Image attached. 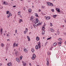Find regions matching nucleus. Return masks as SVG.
Wrapping results in <instances>:
<instances>
[{
  "mask_svg": "<svg viewBox=\"0 0 66 66\" xmlns=\"http://www.w3.org/2000/svg\"><path fill=\"white\" fill-rule=\"evenodd\" d=\"M22 63H23V65L24 66H26V62H24L22 61Z\"/></svg>",
  "mask_w": 66,
  "mask_h": 66,
  "instance_id": "39448f33",
  "label": "nucleus"
},
{
  "mask_svg": "<svg viewBox=\"0 0 66 66\" xmlns=\"http://www.w3.org/2000/svg\"><path fill=\"white\" fill-rule=\"evenodd\" d=\"M33 17H32V16H31L30 17V20L31 21L33 20Z\"/></svg>",
  "mask_w": 66,
  "mask_h": 66,
  "instance_id": "a211bd4d",
  "label": "nucleus"
},
{
  "mask_svg": "<svg viewBox=\"0 0 66 66\" xmlns=\"http://www.w3.org/2000/svg\"><path fill=\"white\" fill-rule=\"evenodd\" d=\"M62 40V39H61V38H59L58 39V40Z\"/></svg>",
  "mask_w": 66,
  "mask_h": 66,
  "instance_id": "ea45409f",
  "label": "nucleus"
},
{
  "mask_svg": "<svg viewBox=\"0 0 66 66\" xmlns=\"http://www.w3.org/2000/svg\"><path fill=\"white\" fill-rule=\"evenodd\" d=\"M34 59H35V58L34 57H31V59L32 60H34Z\"/></svg>",
  "mask_w": 66,
  "mask_h": 66,
  "instance_id": "e433bc0d",
  "label": "nucleus"
},
{
  "mask_svg": "<svg viewBox=\"0 0 66 66\" xmlns=\"http://www.w3.org/2000/svg\"><path fill=\"white\" fill-rule=\"evenodd\" d=\"M48 55H50V53L48 52Z\"/></svg>",
  "mask_w": 66,
  "mask_h": 66,
  "instance_id": "a18cd8bd",
  "label": "nucleus"
},
{
  "mask_svg": "<svg viewBox=\"0 0 66 66\" xmlns=\"http://www.w3.org/2000/svg\"><path fill=\"white\" fill-rule=\"evenodd\" d=\"M6 50H7V47H6Z\"/></svg>",
  "mask_w": 66,
  "mask_h": 66,
  "instance_id": "6e6d98bb",
  "label": "nucleus"
},
{
  "mask_svg": "<svg viewBox=\"0 0 66 66\" xmlns=\"http://www.w3.org/2000/svg\"><path fill=\"white\" fill-rule=\"evenodd\" d=\"M46 60L47 61V62H49V60H48V58L46 59Z\"/></svg>",
  "mask_w": 66,
  "mask_h": 66,
  "instance_id": "58836bf2",
  "label": "nucleus"
},
{
  "mask_svg": "<svg viewBox=\"0 0 66 66\" xmlns=\"http://www.w3.org/2000/svg\"><path fill=\"white\" fill-rule=\"evenodd\" d=\"M57 16V15H54L53 16V17L54 18H55V17H56Z\"/></svg>",
  "mask_w": 66,
  "mask_h": 66,
  "instance_id": "6ab92c4d",
  "label": "nucleus"
},
{
  "mask_svg": "<svg viewBox=\"0 0 66 66\" xmlns=\"http://www.w3.org/2000/svg\"><path fill=\"white\" fill-rule=\"evenodd\" d=\"M4 36L5 35V33H4Z\"/></svg>",
  "mask_w": 66,
  "mask_h": 66,
  "instance_id": "680f3d73",
  "label": "nucleus"
},
{
  "mask_svg": "<svg viewBox=\"0 0 66 66\" xmlns=\"http://www.w3.org/2000/svg\"><path fill=\"white\" fill-rule=\"evenodd\" d=\"M3 30V29L2 28L1 29L0 32H1V34H2V33Z\"/></svg>",
  "mask_w": 66,
  "mask_h": 66,
  "instance_id": "4be33fe9",
  "label": "nucleus"
},
{
  "mask_svg": "<svg viewBox=\"0 0 66 66\" xmlns=\"http://www.w3.org/2000/svg\"><path fill=\"white\" fill-rule=\"evenodd\" d=\"M31 51L32 52H34V49L32 48L31 49Z\"/></svg>",
  "mask_w": 66,
  "mask_h": 66,
  "instance_id": "c85d7f7f",
  "label": "nucleus"
},
{
  "mask_svg": "<svg viewBox=\"0 0 66 66\" xmlns=\"http://www.w3.org/2000/svg\"><path fill=\"white\" fill-rule=\"evenodd\" d=\"M16 45V43H14L13 45V48H14V47H15V45Z\"/></svg>",
  "mask_w": 66,
  "mask_h": 66,
  "instance_id": "ddd939ff",
  "label": "nucleus"
},
{
  "mask_svg": "<svg viewBox=\"0 0 66 66\" xmlns=\"http://www.w3.org/2000/svg\"><path fill=\"white\" fill-rule=\"evenodd\" d=\"M57 34L58 35H59L60 34V32H59V31H57Z\"/></svg>",
  "mask_w": 66,
  "mask_h": 66,
  "instance_id": "c756f323",
  "label": "nucleus"
},
{
  "mask_svg": "<svg viewBox=\"0 0 66 66\" xmlns=\"http://www.w3.org/2000/svg\"><path fill=\"white\" fill-rule=\"evenodd\" d=\"M9 13H10V11H7L6 13V14H9Z\"/></svg>",
  "mask_w": 66,
  "mask_h": 66,
  "instance_id": "473e14b6",
  "label": "nucleus"
},
{
  "mask_svg": "<svg viewBox=\"0 0 66 66\" xmlns=\"http://www.w3.org/2000/svg\"><path fill=\"white\" fill-rule=\"evenodd\" d=\"M38 46H37V45L36 46V47H35V48L36 49H38Z\"/></svg>",
  "mask_w": 66,
  "mask_h": 66,
  "instance_id": "bb28decb",
  "label": "nucleus"
},
{
  "mask_svg": "<svg viewBox=\"0 0 66 66\" xmlns=\"http://www.w3.org/2000/svg\"><path fill=\"white\" fill-rule=\"evenodd\" d=\"M50 50H52V48H50Z\"/></svg>",
  "mask_w": 66,
  "mask_h": 66,
  "instance_id": "bf43d9fd",
  "label": "nucleus"
},
{
  "mask_svg": "<svg viewBox=\"0 0 66 66\" xmlns=\"http://www.w3.org/2000/svg\"><path fill=\"white\" fill-rule=\"evenodd\" d=\"M1 45L2 46V47H4V44L3 43H2L1 44Z\"/></svg>",
  "mask_w": 66,
  "mask_h": 66,
  "instance_id": "2f4dec72",
  "label": "nucleus"
},
{
  "mask_svg": "<svg viewBox=\"0 0 66 66\" xmlns=\"http://www.w3.org/2000/svg\"><path fill=\"white\" fill-rule=\"evenodd\" d=\"M38 25V23H35V25L36 26H37Z\"/></svg>",
  "mask_w": 66,
  "mask_h": 66,
  "instance_id": "72a5a7b5",
  "label": "nucleus"
},
{
  "mask_svg": "<svg viewBox=\"0 0 66 66\" xmlns=\"http://www.w3.org/2000/svg\"><path fill=\"white\" fill-rule=\"evenodd\" d=\"M36 21H38V19H36Z\"/></svg>",
  "mask_w": 66,
  "mask_h": 66,
  "instance_id": "79ce46f5",
  "label": "nucleus"
},
{
  "mask_svg": "<svg viewBox=\"0 0 66 66\" xmlns=\"http://www.w3.org/2000/svg\"><path fill=\"white\" fill-rule=\"evenodd\" d=\"M51 38V37L48 38L47 39V40H49V39H50Z\"/></svg>",
  "mask_w": 66,
  "mask_h": 66,
  "instance_id": "4c0bfd02",
  "label": "nucleus"
},
{
  "mask_svg": "<svg viewBox=\"0 0 66 66\" xmlns=\"http://www.w3.org/2000/svg\"><path fill=\"white\" fill-rule=\"evenodd\" d=\"M51 11H52V12H54V10L53 9H52Z\"/></svg>",
  "mask_w": 66,
  "mask_h": 66,
  "instance_id": "cd10ccee",
  "label": "nucleus"
},
{
  "mask_svg": "<svg viewBox=\"0 0 66 66\" xmlns=\"http://www.w3.org/2000/svg\"><path fill=\"white\" fill-rule=\"evenodd\" d=\"M41 8L42 9H43V8H45V6H42L41 7Z\"/></svg>",
  "mask_w": 66,
  "mask_h": 66,
  "instance_id": "37998d69",
  "label": "nucleus"
},
{
  "mask_svg": "<svg viewBox=\"0 0 66 66\" xmlns=\"http://www.w3.org/2000/svg\"><path fill=\"white\" fill-rule=\"evenodd\" d=\"M23 50H24V52H26V51H27V50H26V48H24Z\"/></svg>",
  "mask_w": 66,
  "mask_h": 66,
  "instance_id": "a878e982",
  "label": "nucleus"
},
{
  "mask_svg": "<svg viewBox=\"0 0 66 66\" xmlns=\"http://www.w3.org/2000/svg\"><path fill=\"white\" fill-rule=\"evenodd\" d=\"M2 64H0V66H2Z\"/></svg>",
  "mask_w": 66,
  "mask_h": 66,
  "instance_id": "13d9d810",
  "label": "nucleus"
},
{
  "mask_svg": "<svg viewBox=\"0 0 66 66\" xmlns=\"http://www.w3.org/2000/svg\"><path fill=\"white\" fill-rule=\"evenodd\" d=\"M36 40L37 41L39 40V38L38 37H37L36 38Z\"/></svg>",
  "mask_w": 66,
  "mask_h": 66,
  "instance_id": "412c9836",
  "label": "nucleus"
},
{
  "mask_svg": "<svg viewBox=\"0 0 66 66\" xmlns=\"http://www.w3.org/2000/svg\"><path fill=\"white\" fill-rule=\"evenodd\" d=\"M17 30H15V33H17Z\"/></svg>",
  "mask_w": 66,
  "mask_h": 66,
  "instance_id": "09e8293b",
  "label": "nucleus"
},
{
  "mask_svg": "<svg viewBox=\"0 0 66 66\" xmlns=\"http://www.w3.org/2000/svg\"><path fill=\"white\" fill-rule=\"evenodd\" d=\"M32 57H34V58H35V57H36L35 55L34 54H33Z\"/></svg>",
  "mask_w": 66,
  "mask_h": 66,
  "instance_id": "393cba45",
  "label": "nucleus"
},
{
  "mask_svg": "<svg viewBox=\"0 0 66 66\" xmlns=\"http://www.w3.org/2000/svg\"><path fill=\"white\" fill-rule=\"evenodd\" d=\"M45 31L44 30H43L42 32V34H43V35H44V34H45Z\"/></svg>",
  "mask_w": 66,
  "mask_h": 66,
  "instance_id": "f3484780",
  "label": "nucleus"
},
{
  "mask_svg": "<svg viewBox=\"0 0 66 66\" xmlns=\"http://www.w3.org/2000/svg\"><path fill=\"white\" fill-rule=\"evenodd\" d=\"M65 44H66V41L65 42Z\"/></svg>",
  "mask_w": 66,
  "mask_h": 66,
  "instance_id": "69168bd1",
  "label": "nucleus"
},
{
  "mask_svg": "<svg viewBox=\"0 0 66 66\" xmlns=\"http://www.w3.org/2000/svg\"><path fill=\"white\" fill-rule=\"evenodd\" d=\"M50 30L51 32H54V30H53V29H50Z\"/></svg>",
  "mask_w": 66,
  "mask_h": 66,
  "instance_id": "0eeeda50",
  "label": "nucleus"
},
{
  "mask_svg": "<svg viewBox=\"0 0 66 66\" xmlns=\"http://www.w3.org/2000/svg\"><path fill=\"white\" fill-rule=\"evenodd\" d=\"M28 11L29 13H31V9H29L28 10Z\"/></svg>",
  "mask_w": 66,
  "mask_h": 66,
  "instance_id": "2eb2a0df",
  "label": "nucleus"
},
{
  "mask_svg": "<svg viewBox=\"0 0 66 66\" xmlns=\"http://www.w3.org/2000/svg\"><path fill=\"white\" fill-rule=\"evenodd\" d=\"M50 25L51 26H52V24L51 23H50Z\"/></svg>",
  "mask_w": 66,
  "mask_h": 66,
  "instance_id": "c03bdc74",
  "label": "nucleus"
},
{
  "mask_svg": "<svg viewBox=\"0 0 66 66\" xmlns=\"http://www.w3.org/2000/svg\"><path fill=\"white\" fill-rule=\"evenodd\" d=\"M56 11H57L58 12H60V9H58L57 8H56Z\"/></svg>",
  "mask_w": 66,
  "mask_h": 66,
  "instance_id": "f8f14e48",
  "label": "nucleus"
},
{
  "mask_svg": "<svg viewBox=\"0 0 66 66\" xmlns=\"http://www.w3.org/2000/svg\"><path fill=\"white\" fill-rule=\"evenodd\" d=\"M61 41L60 42H59L58 43V45H59V46H61Z\"/></svg>",
  "mask_w": 66,
  "mask_h": 66,
  "instance_id": "9d476101",
  "label": "nucleus"
},
{
  "mask_svg": "<svg viewBox=\"0 0 66 66\" xmlns=\"http://www.w3.org/2000/svg\"><path fill=\"white\" fill-rule=\"evenodd\" d=\"M20 22H22V20L20 19L19 21Z\"/></svg>",
  "mask_w": 66,
  "mask_h": 66,
  "instance_id": "a19ab883",
  "label": "nucleus"
},
{
  "mask_svg": "<svg viewBox=\"0 0 66 66\" xmlns=\"http://www.w3.org/2000/svg\"><path fill=\"white\" fill-rule=\"evenodd\" d=\"M8 15L10 16H12V13H9Z\"/></svg>",
  "mask_w": 66,
  "mask_h": 66,
  "instance_id": "aec40b11",
  "label": "nucleus"
},
{
  "mask_svg": "<svg viewBox=\"0 0 66 66\" xmlns=\"http://www.w3.org/2000/svg\"><path fill=\"white\" fill-rule=\"evenodd\" d=\"M46 20H49V19H50V17L49 16L46 17Z\"/></svg>",
  "mask_w": 66,
  "mask_h": 66,
  "instance_id": "1a4fd4ad",
  "label": "nucleus"
},
{
  "mask_svg": "<svg viewBox=\"0 0 66 66\" xmlns=\"http://www.w3.org/2000/svg\"><path fill=\"white\" fill-rule=\"evenodd\" d=\"M42 30H44V29H45V27H44V26H43L42 27Z\"/></svg>",
  "mask_w": 66,
  "mask_h": 66,
  "instance_id": "f704fd0d",
  "label": "nucleus"
},
{
  "mask_svg": "<svg viewBox=\"0 0 66 66\" xmlns=\"http://www.w3.org/2000/svg\"><path fill=\"white\" fill-rule=\"evenodd\" d=\"M15 55H17L18 54V52L15 51Z\"/></svg>",
  "mask_w": 66,
  "mask_h": 66,
  "instance_id": "4468645a",
  "label": "nucleus"
},
{
  "mask_svg": "<svg viewBox=\"0 0 66 66\" xmlns=\"http://www.w3.org/2000/svg\"><path fill=\"white\" fill-rule=\"evenodd\" d=\"M41 14H43V12H41Z\"/></svg>",
  "mask_w": 66,
  "mask_h": 66,
  "instance_id": "e2e57ef3",
  "label": "nucleus"
},
{
  "mask_svg": "<svg viewBox=\"0 0 66 66\" xmlns=\"http://www.w3.org/2000/svg\"><path fill=\"white\" fill-rule=\"evenodd\" d=\"M38 46L39 48H40L41 45H40V43L39 42L38 43Z\"/></svg>",
  "mask_w": 66,
  "mask_h": 66,
  "instance_id": "7ed1b4c3",
  "label": "nucleus"
},
{
  "mask_svg": "<svg viewBox=\"0 0 66 66\" xmlns=\"http://www.w3.org/2000/svg\"><path fill=\"white\" fill-rule=\"evenodd\" d=\"M40 11H41V10H39V12H40Z\"/></svg>",
  "mask_w": 66,
  "mask_h": 66,
  "instance_id": "5fc2aeb1",
  "label": "nucleus"
},
{
  "mask_svg": "<svg viewBox=\"0 0 66 66\" xmlns=\"http://www.w3.org/2000/svg\"><path fill=\"white\" fill-rule=\"evenodd\" d=\"M46 65L48 66H49V62H47L46 63Z\"/></svg>",
  "mask_w": 66,
  "mask_h": 66,
  "instance_id": "7c9ffc66",
  "label": "nucleus"
},
{
  "mask_svg": "<svg viewBox=\"0 0 66 66\" xmlns=\"http://www.w3.org/2000/svg\"><path fill=\"white\" fill-rule=\"evenodd\" d=\"M3 4H5V5H8V4L7 3L6 4V3L5 2H4Z\"/></svg>",
  "mask_w": 66,
  "mask_h": 66,
  "instance_id": "5701e85b",
  "label": "nucleus"
},
{
  "mask_svg": "<svg viewBox=\"0 0 66 66\" xmlns=\"http://www.w3.org/2000/svg\"><path fill=\"white\" fill-rule=\"evenodd\" d=\"M20 59H21H21H22V56H20Z\"/></svg>",
  "mask_w": 66,
  "mask_h": 66,
  "instance_id": "c9c22d12",
  "label": "nucleus"
},
{
  "mask_svg": "<svg viewBox=\"0 0 66 66\" xmlns=\"http://www.w3.org/2000/svg\"><path fill=\"white\" fill-rule=\"evenodd\" d=\"M55 35H57V34L55 33Z\"/></svg>",
  "mask_w": 66,
  "mask_h": 66,
  "instance_id": "052dcab7",
  "label": "nucleus"
},
{
  "mask_svg": "<svg viewBox=\"0 0 66 66\" xmlns=\"http://www.w3.org/2000/svg\"><path fill=\"white\" fill-rule=\"evenodd\" d=\"M16 47H18V44H16Z\"/></svg>",
  "mask_w": 66,
  "mask_h": 66,
  "instance_id": "de8ad7c7",
  "label": "nucleus"
},
{
  "mask_svg": "<svg viewBox=\"0 0 66 66\" xmlns=\"http://www.w3.org/2000/svg\"><path fill=\"white\" fill-rule=\"evenodd\" d=\"M14 51H16V49L14 50Z\"/></svg>",
  "mask_w": 66,
  "mask_h": 66,
  "instance_id": "338daca9",
  "label": "nucleus"
},
{
  "mask_svg": "<svg viewBox=\"0 0 66 66\" xmlns=\"http://www.w3.org/2000/svg\"><path fill=\"white\" fill-rule=\"evenodd\" d=\"M35 14H36L35 16L36 17H38V14H37L36 13H35Z\"/></svg>",
  "mask_w": 66,
  "mask_h": 66,
  "instance_id": "dca6fc26",
  "label": "nucleus"
},
{
  "mask_svg": "<svg viewBox=\"0 0 66 66\" xmlns=\"http://www.w3.org/2000/svg\"><path fill=\"white\" fill-rule=\"evenodd\" d=\"M29 65H30V66H31V64L30 63L29 64Z\"/></svg>",
  "mask_w": 66,
  "mask_h": 66,
  "instance_id": "4d7b16f0",
  "label": "nucleus"
},
{
  "mask_svg": "<svg viewBox=\"0 0 66 66\" xmlns=\"http://www.w3.org/2000/svg\"><path fill=\"white\" fill-rule=\"evenodd\" d=\"M64 22H65V23H66V20H64Z\"/></svg>",
  "mask_w": 66,
  "mask_h": 66,
  "instance_id": "3c124183",
  "label": "nucleus"
},
{
  "mask_svg": "<svg viewBox=\"0 0 66 66\" xmlns=\"http://www.w3.org/2000/svg\"><path fill=\"white\" fill-rule=\"evenodd\" d=\"M7 18H9V17H10V16L9 15V14L7 16Z\"/></svg>",
  "mask_w": 66,
  "mask_h": 66,
  "instance_id": "49530a36",
  "label": "nucleus"
},
{
  "mask_svg": "<svg viewBox=\"0 0 66 66\" xmlns=\"http://www.w3.org/2000/svg\"><path fill=\"white\" fill-rule=\"evenodd\" d=\"M47 5H50V6H53V3H51L50 2H47Z\"/></svg>",
  "mask_w": 66,
  "mask_h": 66,
  "instance_id": "f257e3e1",
  "label": "nucleus"
},
{
  "mask_svg": "<svg viewBox=\"0 0 66 66\" xmlns=\"http://www.w3.org/2000/svg\"><path fill=\"white\" fill-rule=\"evenodd\" d=\"M16 60L17 62H20L19 61V59L18 58H16Z\"/></svg>",
  "mask_w": 66,
  "mask_h": 66,
  "instance_id": "6e6552de",
  "label": "nucleus"
},
{
  "mask_svg": "<svg viewBox=\"0 0 66 66\" xmlns=\"http://www.w3.org/2000/svg\"><path fill=\"white\" fill-rule=\"evenodd\" d=\"M33 26H34V28H35V26L33 24Z\"/></svg>",
  "mask_w": 66,
  "mask_h": 66,
  "instance_id": "603ef678",
  "label": "nucleus"
},
{
  "mask_svg": "<svg viewBox=\"0 0 66 66\" xmlns=\"http://www.w3.org/2000/svg\"><path fill=\"white\" fill-rule=\"evenodd\" d=\"M16 7V6H13V7Z\"/></svg>",
  "mask_w": 66,
  "mask_h": 66,
  "instance_id": "864d4df0",
  "label": "nucleus"
},
{
  "mask_svg": "<svg viewBox=\"0 0 66 66\" xmlns=\"http://www.w3.org/2000/svg\"><path fill=\"white\" fill-rule=\"evenodd\" d=\"M35 23H37L38 24H39V23H40V21H34Z\"/></svg>",
  "mask_w": 66,
  "mask_h": 66,
  "instance_id": "f03ea898",
  "label": "nucleus"
},
{
  "mask_svg": "<svg viewBox=\"0 0 66 66\" xmlns=\"http://www.w3.org/2000/svg\"><path fill=\"white\" fill-rule=\"evenodd\" d=\"M56 45V42H55L53 44V45L54 46H55Z\"/></svg>",
  "mask_w": 66,
  "mask_h": 66,
  "instance_id": "b1692460",
  "label": "nucleus"
},
{
  "mask_svg": "<svg viewBox=\"0 0 66 66\" xmlns=\"http://www.w3.org/2000/svg\"><path fill=\"white\" fill-rule=\"evenodd\" d=\"M27 37L28 39V41H30V37L29 36H27Z\"/></svg>",
  "mask_w": 66,
  "mask_h": 66,
  "instance_id": "9b49d317",
  "label": "nucleus"
},
{
  "mask_svg": "<svg viewBox=\"0 0 66 66\" xmlns=\"http://www.w3.org/2000/svg\"><path fill=\"white\" fill-rule=\"evenodd\" d=\"M7 36H9V34H7Z\"/></svg>",
  "mask_w": 66,
  "mask_h": 66,
  "instance_id": "0e129e2a",
  "label": "nucleus"
},
{
  "mask_svg": "<svg viewBox=\"0 0 66 66\" xmlns=\"http://www.w3.org/2000/svg\"><path fill=\"white\" fill-rule=\"evenodd\" d=\"M27 31H28V29H27V28H26L25 31H24V34H26L27 33Z\"/></svg>",
  "mask_w": 66,
  "mask_h": 66,
  "instance_id": "423d86ee",
  "label": "nucleus"
},
{
  "mask_svg": "<svg viewBox=\"0 0 66 66\" xmlns=\"http://www.w3.org/2000/svg\"><path fill=\"white\" fill-rule=\"evenodd\" d=\"M12 63L11 62H10V63H9L7 64V65L8 66H12Z\"/></svg>",
  "mask_w": 66,
  "mask_h": 66,
  "instance_id": "20e7f679",
  "label": "nucleus"
},
{
  "mask_svg": "<svg viewBox=\"0 0 66 66\" xmlns=\"http://www.w3.org/2000/svg\"><path fill=\"white\" fill-rule=\"evenodd\" d=\"M9 39H7V41H9Z\"/></svg>",
  "mask_w": 66,
  "mask_h": 66,
  "instance_id": "774afa93",
  "label": "nucleus"
},
{
  "mask_svg": "<svg viewBox=\"0 0 66 66\" xmlns=\"http://www.w3.org/2000/svg\"><path fill=\"white\" fill-rule=\"evenodd\" d=\"M45 26H46V24H44V25L43 26L44 27H45Z\"/></svg>",
  "mask_w": 66,
  "mask_h": 66,
  "instance_id": "8fccbe9b",
  "label": "nucleus"
}]
</instances>
